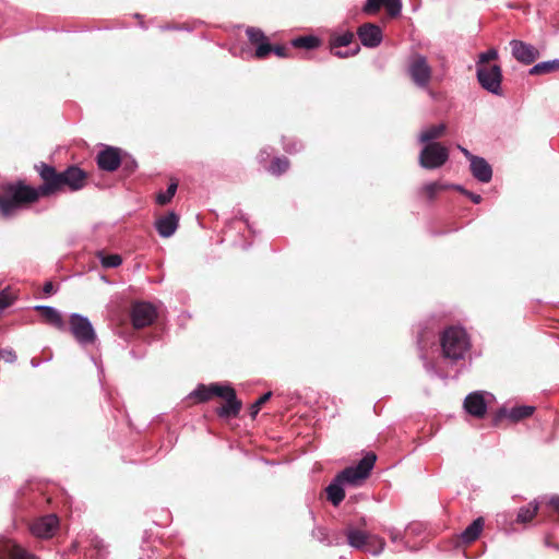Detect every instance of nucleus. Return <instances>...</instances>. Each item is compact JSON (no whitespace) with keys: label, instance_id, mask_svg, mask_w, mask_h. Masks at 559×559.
Listing matches in <instances>:
<instances>
[{"label":"nucleus","instance_id":"f257e3e1","mask_svg":"<svg viewBox=\"0 0 559 559\" xmlns=\"http://www.w3.org/2000/svg\"><path fill=\"white\" fill-rule=\"evenodd\" d=\"M38 198L37 189L22 183L10 185L0 194V213L4 217H10L24 205L37 201Z\"/></svg>","mask_w":559,"mask_h":559},{"label":"nucleus","instance_id":"f03ea898","mask_svg":"<svg viewBox=\"0 0 559 559\" xmlns=\"http://www.w3.org/2000/svg\"><path fill=\"white\" fill-rule=\"evenodd\" d=\"M440 342L443 357L452 362L464 359L471 348L466 331L457 326L444 330Z\"/></svg>","mask_w":559,"mask_h":559},{"label":"nucleus","instance_id":"7ed1b4c3","mask_svg":"<svg viewBox=\"0 0 559 559\" xmlns=\"http://www.w3.org/2000/svg\"><path fill=\"white\" fill-rule=\"evenodd\" d=\"M43 185L37 188L39 197L50 195L68 189L67 169L58 173L55 167L41 163L38 167Z\"/></svg>","mask_w":559,"mask_h":559},{"label":"nucleus","instance_id":"20e7f679","mask_svg":"<svg viewBox=\"0 0 559 559\" xmlns=\"http://www.w3.org/2000/svg\"><path fill=\"white\" fill-rule=\"evenodd\" d=\"M377 455L373 452H368L364 457L354 466L346 467L337 474L338 479H342L345 485L360 486L370 475Z\"/></svg>","mask_w":559,"mask_h":559},{"label":"nucleus","instance_id":"39448f33","mask_svg":"<svg viewBox=\"0 0 559 559\" xmlns=\"http://www.w3.org/2000/svg\"><path fill=\"white\" fill-rule=\"evenodd\" d=\"M407 74L417 87L428 88L432 78V69L427 57L417 52L411 55L407 61Z\"/></svg>","mask_w":559,"mask_h":559},{"label":"nucleus","instance_id":"423d86ee","mask_svg":"<svg viewBox=\"0 0 559 559\" xmlns=\"http://www.w3.org/2000/svg\"><path fill=\"white\" fill-rule=\"evenodd\" d=\"M449 159V150L441 143L424 144L419 153V165L425 169H437L442 167Z\"/></svg>","mask_w":559,"mask_h":559},{"label":"nucleus","instance_id":"0eeeda50","mask_svg":"<svg viewBox=\"0 0 559 559\" xmlns=\"http://www.w3.org/2000/svg\"><path fill=\"white\" fill-rule=\"evenodd\" d=\"M69 329L75 341L86 346L96 341V333L92 322L85 316L80 313H71L69 318Z\"/></svg>","mask_w":559,"mask_h":559},{"label":"nucleus","instance_id":"6e6552de","mask_svg":"<svg viewBox=\"0 0 559 559\" xmlns=\"http://www.w3.org/2000/svg\"><path fill=\"white\" fill-rule=\"evenodd\" d=\"M476 75L484 90L493 95H502V71L500 66L476 64Z\"/></svg>","mask_w":559,"mask_h":559},{"label":"nucleus","instance_id":"1a4fd4ad","mask_svg":"<svg viewBox=\"0 0 559 559\" xmlns=\"http://www.w3.org/2000/svg\"><path fill=\"white\" fill-rule=\"evenodd\" d=\"M493 395L485 391L469 393L464 400V409L472 416L483 418L486 415L488 404Z\"/></svg>","mask_w":559,"mask_h":559},{"label":"nucleus","instance_id":"9d476101","mask_svg":"<svg viewBox=\"0 0 559 559\" xmlns=\"http://www.w3.org/2000/svg\"><path fill=\"white\" fill-rule=\"evenodd\" d=\"M157 316L156 308L146 301H139L132 306L131 320L135 329L152 324Z\"/></svg>","mask_w":559,"mask_h":559},{"label":"nucleus","instance_id":"9b49d317","mask_svg":"<svg viewBox=\"0 0 559 559\" xmlns=\"http://www.w3.org/2000/svg\"><path fill=\"white\" fill-rule=\"evenodd\" d=\"M512 56L523 64L533 63L538 57V49L532 44L519 39H512L510 41Z\"/></svg>","mask_w":559,"mask_h":559},{"label":"nucleus","instance_id":"f8f14e48","mask_svg":"<svg viewBox=\"0 0 559 559\" xmlns=\"http://www.w3.org/2000/svg\"><path fill=\"white\" fill-rule=\"evenodd\" d=\"M223 395L219 397L225 400V404L217 408L216 413L222 418H231L238 416L241 409V402L237 399L235 390L227 384Z\"/></svg>","mask_w":559,"mask_h":559},{"label":"nucleus","instance_id":"ddd939ff","mask_svg":"<svg viewBox=\"0 0 559 559\" xmlns=\"http://www.w3.org/2000/svg\"><path fill=\"white\" fill-rule=\"evenodd\" d=\"M58 524V518L55 514H48L33 521L29 531L36 537L49 538L56 532Z\"/></svg>","mask_w":559,"mask_h":559},{"label":"nucleus","instance_id":"4468645a","mask_svg":"<svg viewBox=\"0 0 559 559\" xmlns=\"http://www.w3.org/2000/svg\"><path fill=\"white\" fill-rule=\"evenodd\" d=\"M246 34L251 44L257 46L254 57L258 59H264L272 51V45L267 43L264 33L257 27H248Z\"/></svg>","mask_w":559,"mask_h":559},{"label":"nucleus","instance_id":"2eb2a0df","mask_svg":"<svg viewBox=\"0 0 559 559\" xmlns=\"http://www.w3.org/2000/svg\"><path fill=\"white\" fill-rule=\"evenodd\" d=\"M382 7L386 9V12L390 16L395 17L401 14L402 11V1L401 0H367L365 3L362 11L366 14H374Z\"/></svg>","mask_w":559,"mask_h":559},{"label":"nucleus","instance_id":"dca6fc26","mask_svg":"<svg viewBox=\"0 0 559 559\" xmlns=\"http://www.w3.org/2000/svg\"><path fill=\"white\" fill-rule=\"evenodd\" d=\"M357 35L365 47L374 48L382 41L381 28L372 23L362 24L358 28Z\"/></svg>","mask_w":559,"mask_h":559},{"label":"nucleus","instance_id":"f3484780","mask_svg":"<svg viewBox=\"0 0 559 559\" xmlns=\"http://www.w3.org/2000/svg\"><path fill=\"white\" fill-rule=\"evenodd\" d=\"M535 411L534 406L522 405L515 406L511 409H507L506 407L500 408L495 417V423L497 424L502 418H508L513 423L520 421L524 418H527L533 415Z\"/></svg>","mask_w":559,"mask_h":559},{"label":"nucleus","instance_id":"a211bd4d","mask_svg":"<svg viewBox=\"0 0 559 559\" xmlns=\"http://www.w3.org/2000/svg\"><path fill=\"white\" fill-rule=\"evenodd\" d=\"M121 158L119 150L115 147H107L100 151L97 155V165L100 169L106 171H114L120 165Z\"/></svg>","mask_w":559,"mask_h":559},{"label":"nucleus","instance_id":"6ab92c4d","mask_svg":"<svg viewBox=\"0 0 559 559\" xmlns=\"http://www.w3.org/2000/svg\"><path fill=\"white\" fill-rule=\"evenodd\" d=\"M471 171L475 179L487 183L492 178V168L489 163L479 156H475L469 160Z\"/></svg>","mask_w":559,"mask_h":559},{"label":"nucleus","instance_id":"aec40b11","mask_svg":"<svg viewBox=\"0 0 559 559\" xmlns=\"http://www.w3.org/2000/svg\"><path fill=\"white\" fill-rule=\"evenodd\" d=\"M227 384L212 383L210 385L199 384L195 390L190 393V397L197 399L199 402H206L213 396L223 395Z\"/></svg>","mask_w":559,"mask_h":559},{"label":"nucleus","instance_id":"412c9836","mask_svg":"<svg viewBox=\"0 0 559 559\" xmlns=\"http://www.w3.org/2000/svg\"><path fill=\"white\" fill-rule=\"evenodd\" d=\"M179 217L175 212H169L167 215L156 219L155 228L160 237L168 238L173 236L178 228Z\"/></svg>","mask_w":559,"mask_h":559},{"label":"nucleus","instance_id":"4be33fe9","mask_svg":"<svg viewBox=\"0 0 559 559\" xmlns=\"http://www.w3.org/2000/svg\"><path fill=\"white\" fill-rule=\"evenodd\" d=\"M9 557L10 559H37L34 555L27 552L21 546L11 540H7L0 546V558Z\"/></svg>","mask_w":559,"mask_h":559},{"label":"nucleus","instance_id":"5701e85b","mask_svg":"<svg viewBox=\"0 0 559 559\" xmlns=\"http://www.w3.org/2000/svg\"><path fill=\"white\" fill-rule=\"evenodd\" d=\"M68 176V190L79 191L86 185L87 175L78 166H70L67 168Z\"/></svg>","mask_w":559,"mask_h":559},{"label":"nucleus","instance_id":"b1692460","mask_svg":"<svg viewBox=\"0 0 559 559\" xmlns=\"http://www.w3.org/2000/svg\"><path fill=\"white\" fill-rule=\"evenodd\" d=\"M35 310L41 312L46 321L58 330L63 331L66 329V323L60 312L56 308L51 306L38 305L35 307Z\"/></svg>","mask_w":559,"mask_h":559},{"label":"nucleus","instance_id":"393cba45","mask_svg":"<svg viewBox=\"0 0 559 559\" xmlns=\"http://www.w3.org/2000/svg\"><path fill=\"white\" fill-rule=\"evenodd\" d=\"M344 485L343 480L338 479L336 475L326 487L328 499L334 507H337L345 498Z\"/></svg>","mask_w":559,"mask_h":559},{"label":"nucleus","instance_id":"a878e982","mask_svg":"<svg viewBox=\"0 0 559 559\" xmlns=\"http://www.w3.org/2000/svg\"><path fill=\"white\" fill-rule=\"evenodd\" d=\"M346 537L348 545L355 549H364L369 545V536L360 530L348 527L346 530Z\"/></svg>","mask_w":559,"mask_h":559},{"label":"nucleus","instance_id":"bb28decb","mask_svg":"<svg viewBox=\"0 0 559 559\" xmlns=\"http://www.w3.org/2000/svg\"><path fill=\"white\" fill-rule=\"evenodd\" d=\"M447 127L444 123H439L425 128L419 136L418 141L423 144L436 143L433 140L439 139L444 134Z\"/></svg>","mask_w":559,"mask_h":559},{"label":"nucleus","instance_id":"cd10ccee","mask_svg":"<svg viewBox=\"0 0 559 559\" xmlns=\"http://www.w3.org/2000/svg\"><path fill=\"white\" fill-rule=\"evenodd\" d=\"M484 527V520L477 518L461 534V538L465 544H471L478 538Z\"/></svg>","mask_w":559,"mask_h":559},{"label":"nucleus","instance_id":"c85d7f7f","mask_svg":"<svg viewBox=\"0 0 559 559\" xmlns=\"http://www.w3.org/2000/svg\"><path fill=\"white\" fill-rule=\"evenodd\" d=\"M559 70V59L548 60V61H542L536 64H534L528 73L531 75H539L545 73H550L554 71Z\"/></svg>","mask_w":559,"mask_h":559},{"label":"nucleus","instance_id":"c756f323","mask_svg":"<svg viewBox=\"0 0 559 559\" xmlns=\"http://www.w3.org/2000/svg\"><path fill=\"white\" fill-rule=\"evenodd\" d=\"M538 511V503L536 501L531 502L526 507H522L519 509L516 522L519 523H527L534 519Z\"/></svg>","mask_w":559,"mask_h":559},{"label":"nucleus","instance_id":"7c9ffc66","mask_svg":"<svg viewBox=\"0 0 559 559\" xmlns=\"http://www.w3.org/2000/svg\"><path fill=\"white\" fill-rule=\"evenodd\" d=\"M354 39V34L349 31L333 35L330 39L331 49H337L348 46Z\"/></svg>","mask_w":559,"mask_h":559},{"label":"nucleus","instance_id":"2f4dec72","mask_svg":"<svg viewBox=\"0 0 559 559\" xmlns=\"http://www.w3.org/2000/svg\"><path fill=\"white\" fill-rule=\"evenodd\" d=\"M320 40L316 36H300L292 40V46L296 48L314 49Z\"/></svg>","mask_w":559,"mask_h":559},{"label":"nucleus","instance_id":"473e14b6","mask_svg":"<svg viewBox=\"0 0 559 559\" xmlns=\"http://www.w3.org/2000/svg\"><path fill=\"white\" fill-rule=\"evenodd\" d=\"M100 264L105 269L118 267L122 263V258L119 254H106L103 251L97 253Z\"/></svg>","mask_w":559,"mask_h":559},{"label":"nucleus","instance_id":"72a5a7b5","mask_svg":"<svg viewBox=\"0 0 559 559\" xmlns=\"http://www.w3.org/2000/svg\"><path fill=\"white\" fill-rule=\"evenodd\" d=\"M447 183L439 181L428 182L423 186L421 191L427 195L429 200H432L439 192L448 189Z\"/></svg>","mask_w":559,"mask_h":559},{"label":"nucleus","instance_id":"f704fd0d","mask_svg":"<svg viewBox=\"0 0 559 559\" xmlns=\"http://www.w3.org/2000/svg\"><path fill=\"white\" fill-rule=\"evenodd\" d=\"M289 167V162L286 157H276L269 166V171L272 175L280 176L285 173Z\"/></svg>","mask_w":559,"mask_h":559},{"label":"nucleus","instance_id":"c9c22d12","mask_svg":"<svg viewBox=\"0 0 559 559\" xmlns=\"http://www.w3.org/2000/svg\"><path fill=\"white\" fill-rule=\"evenodd\" d=\"M178 185L177 182H171L167 190L165 192H159L156 195V203L159 205H165L171 201L174 198L176 191H177Z\"/></svg>","mask_w":559,"mask_h":559},{"label":"nucleus","instance_id":"e433bc0d","mask_svg":"<svg viewBox=\"0 0 559 559\" xmlns=\"http://www.w3.org/2000/svg\"><path fill=\"white\" fill-rule=\"evenodd\" d=\"M272 396V392H266L262 396H260L250 407V415L254 418L260 412L261 406L266 403Z\"/></svg>","mask_w":559,"mask_h":559},{"label":"nucleus","instance_id":"4c0bfd02","mask_svg":"<svg viewBox=\"0 0 559 559\" xmlns=\"http://www.w3.org/2000/svg\"><path fill=\"white\" fill-rule=\"evenodd\" d=\"M498 58V51L495 48H490L485 52H481L478 57V61L476 64H486L490 60H496Z\"/></svg>","mask_w":559,"mask_h":559},{"label":"nucleus","instance_id":"58836bf2","mask_svg":"<svg viewBox=\"0 0 559 559\" xmlns=\"http://www.w3.org/2000/svg\"><path fill=\"white\" fill-rule=\"evenodd\" d=\"M284 150L288 153H296L301 148V143L295 140L283 139Z\"/></svg>","mask_w":559,"mask_h":559},{"label":"nucleus","instance_id":"ea45409f","mask_svg":"<svg viewBox=\"0 0 559 559\" xmlns=\"http://www.w3.org/2000/svg\"><path fill=\"white\" fill-rule=\"evenodd\" d=\"M0 358L3 359L5 362H13L16 359V355L14 350L10 348H2L0 349Z\"/></svg>","mask_w":559,"mask_h":559},{"label":"nucleus","instance_id":"a19ab883","mask_svg":"<svg viewBox=\"0 0 559 559\" xmlns=\"http://www.w3.org/2000/svg\"><path fill=\"white\" fill-rule=\"evenodd\" d=\"M332 53L338 58H347V57H350V56H355L358 51H359V47L357 46L354 50L349 51V50H346V51H343L341 50L340 48L337 49H331Z\"/></svg>","mask_w":559,"mask_h":559},{"label":"nucleus","instance_id":"79ce46f5","mask_svg":"<svg viewBox=\"0 0 559 559\" xmlns=\"http://www.w3.org/2000/svg\"><path fill=\"white\" fill-rule=\"evenodd\" d=\"M12 304V299L5 290L0 293V310L9 307Z\"/></svg>","mask_w":559,"mask_h":559},{"label":"nucleus","instance_id":"37998d69","mask_svg":"<svg viewBox=\"0 0 559 559\" xmlns=\"http://www.w3.org/2000/svg\"><path fill=\"white\" fill-rule=\"evenodd\" d=\"M280 58H286L288 56V49L284 46H272V51Z\"/></svg>","mask_w":559,"mask_h":559},{"label":"nucleus","instance_id":"c03bdc74","mask_svg":"<svg viewBox=\"0 0 559 559\" xmlns=\"http://www.w3.org/2000/svg\"><path fill=\"white\" fill-rule=\"evenodd\" d=\"M548 504L559 513V496H552L548 500Z\"/></svg>","mask_w":559,"mask_h":559},{"label":"nucleus","instance_id":"a18cd8bd","mask_svg":"<svg viewBox=\"0 0 559 559\" xmlns=\"http://www.w3.org/2000/svg\"><path fill=\"white\" fill-rule=\"evenodd\" d=\"M92 545L94 546V548L97 550V554L99 556H102V550L104 548V545H103V542L99 540L98 538H93L92 539Z\"/></svg>","mask_w":559,"mask_h":559},{"label":"nucleus","instance_id":"49530a36","mask_svg":"<svg viewBox=\"0 0 559 559\" xmlns=\"http://www.w3.org/2000/svg\"><path fill=\"white\" fill-rule=\"evenodd\" d=\"M420 358L423 359L424 361V367L425 369L428 371V372H435V367L433 365H431L430 362L427 361V358L426 356L421 353L420 354Z\"/></svg>","mask_w":559,"mask_h":559},{"label":"nucleus","instance_id":"de8ad7c7","mask_svg":"<svg viewBox=\"0 0 559 559\" xmlns=\"http://www.w3.org/2000/svg\"><path fill=\"white\" fill-rule=\"evenodd\" d=\"M466 195L472 200L473 203L478 204L481 201V197L479 194L473 192H466Z\"/></svg>","mask_w":559,"mask_h":559},{"label":"nucleus","instance_id":"09e8293b","mask_svg":"<svg viewBox=\"0 0 559 559\" xmlns=\"http://www.w3.org/2000/svg\"><path fill=\"white\" fill-rule=\"evenodd\" d=\"M457 148L463 153V155L471 160L476 155H473L467 148L463 147L462 145H457Z\"/></svg>","mask_w":559,"mask_h":559},{"label":"nucleus","instance_id":"8fccbe9b","mask_svg":"<svg viewBox=\"0 0 559 559\" xmlns=\"http://www.w3.org/2000/svg\"><path fill=\"white\" fill-rule=\"evenodd\" d=\"M373 538L377 539V542L379 544V548L377 550H373L372 554L379 555L384 548V540L382 538H377V537H373Z\"/></svg>","mask_w":559,"mask_h":559},{"label":"nucleus","instance_id":"3c124183","mask_svg":"<svg viewBox=\"0 0 559 559\" xmlns=\"http://www.w3.org/2000/svg\"><path fill=\"white\" fill-rule=\"evenodd\" d=\"M270 156V153L266 150H262L259 154L260 162H265Z\"/></svg>","mask_w":559,"mask_h":559},{"label":"nucleus","instance_id":"603ef678","mask_svg":"<svg viewBox=\"0 0 559 559\" xmlns=\"http://www.w3.org/2000/svg\"><path fill=\"white\" fill-rule=\"evenodd\" d=\"M448 189L452 188V189H455L462 193H464L466 195V192H468L467 190H465L462 186H459V185H448Z\"/></svg>","mask_w":559,"mask_h":559},{"label":"nucleus","instance_id":"864d4df0","mask_svg":"<svg viewBox=\"0 0 559 559\" xmlns=\"http://www.w3.org/2000/svg\"><path fill=\"white\" fill-rule=\"evenodd\" d=\"M53 290V285L51 282H47L45 285H44V292L46 294H50L51 292Z\"/></svg>","mask_w":559,"mask_h":559},{"label":"nucleus","instance_id":"5fc2aeb1","mask_svg":"<svg viewBox=\"0 0 559 559\" xmlns=\"http://www.w3.org/2000/svg\"><path fill=\"white\" fill-rule=\"evenodd\" d=\"M390 536H391L392 542H397V540H400V539H401L400 534H399V533H396V532H391V535H390Z\"/></svg>","mask_w":559,"mask_h":559},{"label":"nucleus","instance_id":"6e6d98bb","mask_svg":"<svg viewBox=\"0 0 559 559\" xmlns=\"http://www.w3.org/2000/svg\"><path fill=\"white\" fill-rule=\"evenodd\" d=\"M423 337L424 336H419L418 340H417V343H418V347H419V350L423 352Z\"/></svg>","mask_w":559,"mask_h":559},{"label":"nucleus","instance_id":"4d7b16f0","mask_svg":"<svg viewBox=\"0 0 559 559\" xmlns=\"http://www.w3.org/2000/svg\"><path fill=\"white\" fill-rule=\"evenodd\" d=\"M31 365H32L34 368H36V367H38V366H39V362H38L35 358H33V359L31 360Z\"/></svg>","mask_w":559,"mask_h":559},{"label":"nucleus","instance_id":"13d9d810","mask_svg":"<svg viewBox=\"0 0 559 559\" xmlns=\"http://www.w3.org/2000/svg\"><path fill=\"white\" fill-rule=\"evenodd\" d=\"M361 525H366V520L364 518L361 519Z\"/></svg>","mask_w":559,"mask_h":559}]
</instances>
